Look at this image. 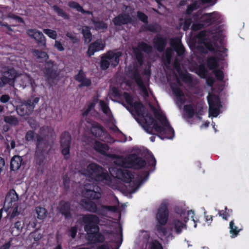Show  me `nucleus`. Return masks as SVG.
<instances>
[{
    "label": "nucleus",
    "mask_w": 249,
    "mask_h": 249,
    "mask_svg": "<svg viewBox=\"0 0 249 249\" xmlns=\"http://www.w3.org/2000/svg\"><path fill=\"white\" fill-rule=\"evenodd\" d=\"M81 220L84 224V229L87 232V239L89 242L95 244L105 241V236L99 232L100 219L98 216L92 214H84Z\"/></svg>",
    "instance_id": "nucleus-1"
},
{
    "label": "nucleus",
    "mask_w": 249,
    "mask_h": 249,
    "mask_svg": "<svg viewBox=\"0 0 249 249\" xmlns=\"http://www.w3.org/2000/svg\"><path fill=\"white\" fill-rule=\"evenodd\" d=\"M146 163L148 166L153 167L154 170L155 169L156 160L152 154L146 158V160L138 157L136 154H132L125 158L119 156L116 161V164L121 167L134 169L144 167Z\"/></svg>",
    "instance_id": "nucleus-2"
},
{
    "label": "nucleus",
    "mask_w": 249,
    "mask_h": 249,
    "mask_svg": "<svg viewBox=\"0 0 249 249\" xmlns=\"http://www.w3.org/2000/svg\"><path fill=\"white\" fill-rule=\"evenodd\" d=\"M82 173L99 184L110 185L112 183L111 178L108 172L96 163H89Z\"/></svg>",
    "instance_id": "nucleus-3"
},
{
    "label": "nucleus",
    "mask_w": 249,
    "mask_h": 249,
    "mask_svg": "<svg viewBox=\"0 0 249 249\" xmlns=\"http://www.w3.org/2000/svg\"><path fill=\"white\" fill-rule=\"evenodd\" d=\"M151 107L155 118L160 122L162 124L161 127H163L164 128L162 131L158 132L161 135V136L158 135V136L161 140H163L164 138L173 139L175 136V131L173 127L170 125L165 115L160 110H158L154 107L151 106Z\"/></svg>",
    "instance_id": "nucleus-4"
},
{
    "label": "nucleus",
    "mask_w": 249,
    "mask_h": 249,
    "mask_svg": "<svg viewBox=\"0 0 249 249\" xmlns=\"http://www.w3.org/2000/svg\"><path fill=\"white\" fill-rule=\"evenodd\" d=\"M169 218V210L165 203H161L160 206L156 215L157 223L156 226L159 233L165 235L167 233V229L164 227Z\"/></svg>",
    "instance_id": "nucleus-5"
},
{
    "label": "nucleus",
    "mask_w": 249,
    "mask_h": 249,
    "mask_svg": "<svg viewBox=\"0 0 249 249\" xmlns=\"http://www.w3.org/2000/svg\"><path fill=\"white\" fill-rule=\"evenodd\" d=\"M42 138L37 135L36 142L35 143V160L36 165L41 166L43 164L46 159L49 150V146L43 142Z\"/></svg>",
    "instance_id": "nucleus-6"
},
{
    "label": "nucleus",
    "mask_w": 249,
    "mask_h": 249,
    "mask_svg": "<svg viewBox=\"0 0 249 249\" xmlns=\"http://www.w3.org/2000/svg\"><path fill=\"white\" fill-rule=\"evenodd\" d=\"M39 101V96H31L27 100L24 101L21 105L17 107V113L20 116L30 115Z\"/></svg>",
    "instance_id": "nucleus-7"
},
{
    "label": "nucleus",
    "mask_w": 249,
    "mask_h": 249,
    "mask_svg": "<svg viewBox=\"0 0 249 249\" xmlns=\"http://www.w3.org/2000/svg\"><path fill=\"white\" fill-rule=\"evenodd\" d=\"M209 104V116L216 117L220 113L222 105L219 96L215 94H209L207 96Z\"/></svg>",
    "instance_id": "nucleus-8"
},
{
    "label": "nucleus",
    "mask_w": 249,
    "mask_h": 249,
    "mask_svg": "<svg viewBox=\"0 0 249 249\" xmlns=\"http://www.w3.org/2000/svg\"><path fill=\"white\" fill-rule=\"evenodd\" d=\"M100 190V187L96 183H86L82 194L90 200H97L101 197V194L99 192Z\"/></svg>",
    "instance_id": "nucleus-9"
},
{
    "label": "nucleus",
    "mask_w": 249,
    "mask_h": 249,
    "mask_svg": "<svg viewBox=\"0 0 249 249\" xmlns=\"http://www.w3.org/2000/svg\"><path fill=\"white\" fill-rule=\"evenodd\" d=\"M71 142V137L68 131L63 132L60 136V143L61 148V153L65 160L70 158V147Z\"/></svg>",
    "instance_id": "nucleus-10"
},
{
    "label": "nucleus",
    "mask_w": 249,
    "mask_h": 249,
    "mask_svg": "<svg viewBox=\"0 0 249 249\" xmlns=\"http://www.w3.org/2000/svg\"><path fill=\"white\" fill-rule=\"evenodd\" d=\"M141 116L144 117L145 121V125L144 127L145 131L148 133L150 134H152L151 125L153 126V128L157 132H160L163 130V127H161V125L153 117L151 113H147L145 115L144 113L143 116Z\"/></svg>",
    "instance_id": "nucleus-11"
},
{
    "label": "nucleus",
    "mask_w": 249,
    "mask_h": 249,
    "mask_svg": "<svg viewBox=\"0 0 249 249\" xmlns=\"http://www.w3.org/2000/svg\"><path fill=\"white\" fill-rule=\"evenodd\" d=\"M153 51L152 47L143 42L141 41L138 43L137 47L133 48V51L136 57V58L139 63L142 64L143 62L144 56L142 53V51L147 53H150Z\"/></svg>",
    "instance_id": "nucleus-12"
},
{
    "label": "nucleus",
    "mask_w": 249,
    "mask_h": 249,
    "mask_svg": "<svg viewBox=\"0 0 249 249\" xmlns=\"http://www.w3.org/2000/svg\"><path fill=\"white\" fill-rule=\"evenodd\" d=\"M42 71L48 80H54L59 75L56 64L51 60L45 62Z\"/></svg>",
    "instance_id": "nucleus-13"
},
{
    "label": "nucleus",
    "mask_w": 249,
    "mask_h": 249,
    "mask_svg": "<svg viewBox=\"0 0 249 249\" xmlns=\"http://www.w3.org/2000/svg\"><path fill=\"white\" fill-rule=\"evenodd\" d=\"M123 97L126 103L131 107L134 108L135 111L138 116H143L145 108L141 101H139L133 102L134 98L133 96L127 92H124Z\"/></svg>",
    "instance_id": "nucleus-14"
},
{
    "label": "nucleus",
    "mask_w": 249,
    "mask_h": 249,
    "mask_svg": "<svg viewBox=\"0 0 249 249\" xmlns=\"http://www.w3.org/2000/svg\"><path fill=\"white\" fill-rule=\"evenodd\" d=\"M200 21L202 22L204 27H207L212 24L218 23L220 20V16L217 12L204 13L199 16Z\"/></svg>",
    "instance_id": "nucleus-15"
},
{
    "label": "nucleus",
    "mask_w": 249,
    "mask_h": 249,
    "mask_svg": "<svg viewBox=\"0 0 249 249\" xmlns=\"http://www.w3.org/2000/svg\"><path fill=\"white\" fill-rule=\"evenodd\" d=\"M17 77V72L14 68L8 69L7 71H3L2 74L0 77V85L1 86L7 84L10 86L14 85Z\"/></svg>",
    "instance_id": "nucleus-16"
},
{
    "label": "nucleus",
    "mask_w": 249,
    "mask_h": 249,
    "mask_svg": "<svg viewBox=\"0 0 249 249\" xmlns=\"http://www.w3.org/2000/svg\"><path fill=\"white\" fill-rule=\"evenodd\" d=\"M184 111L186 118L191 119L196 115L197 118L200 119V116L203 114V107L201 105H197L195 109L193 104H187L184 106Z\"/></svg>",
    "instance_id": "nucleus-17"
},
{
    "label": "nucleus",
    "mask_w": 249,
    "mask_h": 249,
    "mask_svg": "<svg viewBox=\"0 0 249 249\" xmlns=\"http://www.w3.org/2000/svg\"><path fill=\"white\" fill-rule=\"evenodd\" d=\"M39 135L43 140V142L49 146V142L48 139L50 138L54 139L55 137V133L54 130L48 126H43L39 128V133L36 134L35 143L36 142L37 136Z\"/></svg>",
    "instance_id": "nucleus-18"
},
{
    "label": "nucleus",
    "mask_w": 249,
    "mask_h": 249,
    "mask_svg": "<svg viewBox=\"0 0 249 249\" xmlns=\"http://www.w3.org/2000/svg\"><path fill=\"white\" fill-rule=\"evenodd\" d=\"M57 210L60 214L64 216L65 219L68 220L72 217V209L70 201L63 200L60 201Z\"/></svg>",
    "instance_id": "nucleus-19"
},
{
    "label": "nucleus",
    "mask_w": 249,
    "mask_h": 249,
    "mask_svg": "<svg viewBox=\"0 0 249 249\" xmlns=\"http://www.w3.org/2000/svg\"><path fill=\"white\" fill-rule=\"evenodd\" d=\"M81 205L87 211L95 213L99 215L103 214V209L98 207L96 203L90 200H84L81 201Z\"/></svg>",
    "instance_id": "nucleus-20"
},
{
    "label": "nucleus",
    "mask_w": 249,
    "mask_h": 249,
    "mask_svg": "<svg viewBox=\"0 0 249 249\" xmlns=\"http://www.w3.org/2000/svg\"><path fill=\"white\" fill-rule=\"evenodd\" d=\"M153 44L154 48L159 52H163L167 44V38L160 34L156 35L153 38Z\"/></svg>",
    "instance_id": "nucleus-21"
},
{
    "label": "nucleus",
    "mask_w": 249,
    "mask_h": 249,
    "mask_svg": "<svg viewBox=\"0 0 249 249\" xmlns=\"http://www.w3.org/2000/svg\"><path fill=\"white\" fill-rule=\"evenodd\" d=\"M18 195L16 191L13 189H11L6 195L4 206H7L8 209L13 206H18Z\"/></svg>",
    "instance_id": "nucleus-22"
},
{
    "label": "nucleus",
    "mask_w": 249,
    "mask_h": 249,
    "mask_svg": "<svg viewBox=\"0 0 249 249\" xmlns=\"http://www.w3.org/2000/svg\"><path fill=\"white\" fill-rule=\"evenodd\" d=\"M27 33L29 36L34 38L37 41L39 47L46 46L45 37L42 32L36 29H29Z\"/></svg>",
    "instance_id": "nucleus-23"
},
{
    "label": "nucleus",
    "mask_w": 249,
    "mask_h": 249,
    "mask_svg": "<svg viewBox=\"0 0 249 249\" xmlns=\"http://www.w3.org/2000/svg\"><path fill=\"white\" fill-rule=\"evenodd\" d=\"M113 23L116 26H121L132 22V18L128 13L120 14L113 19Z\"/></svg>",
    "instance_id": "nucleus-24"
},
{
    "label": "nucleus",
    "mask_w": 249,
    "mask_h": 249,
    "mask_svg": "<svg viewBox=\"0 0 249 249\" xmlns=\"http://www.w3.org/2000/svg\"><path fill=\"white\" fill-rule=\"evenodd\" d=\"M121 52H114L112 51H108L106 53V56L110 61V64L113 68L118 66L120 62V58L122 56Z\"/></svg>",
    "instance_id": "nucleus-25"
},
{
    "label": "nucleus",
    "mask_w": 249,
    "mask_h": 249,
    "mask_svg": "<svg viewBox=\"0 0 249 249\" xmlns=\"http://www.w3.org/2000/svg\"><path fill=\"white\" fill-rule=\"evenodd\" d=\"M105 47V45L102 43L101 39H97L91 43L88 48V54L89 56L94 55L96 52L103 50Z\"/></svg>",
    "instance_id": "nucleus-26"
},
{
    "label": "nucleus",
    "mask_w": 249,
    "mask_h": 249,
    "mask_svg": "<svg viewBox=\"0 0 249 249\" xmlns=\"http://www.w3.org/2000/svg\"><path fill=\"white\" fill-rule=\"evenodd\" d=\"M170 44L171 46L176 51L178 56H180L183 55L185 52V48L178 38H171Z\"/></svg>",
    "instance_id": "nucleus-27"
},
{
    "label": "nucleus",
    "mask_w": 249,
    "mask_h": 249,
    "mask_svg": "<svg viewBox=\"0 0 249 249\" xmlns=\"http://www.w3.org/2000/svg\"><path fill=\"white\" fill-rule=\"evenodd\" d=\"M131 78L135 81L137 85L138 86L140 89L142 90L143 93L147 95L148 92L146 87L143 83V80L139 74L138 70L136 69L132 71Z\"/></svg>",
    "instance_id": "nucleus-28"
},
{
    "label": "nucleus",
    "mask_w": 249,
    "mask_h": 249,
    "mask_svg": "<svg viewBox=\"0 0 249 249\" xmlns=\"http://www.w3.org/2000/svg\"><path fill=\"white\" fill-rule=\"evenodd\" d=\"M90 131L92 135L97 138L103 137L105 133L107 132L103 126L96 122L92 124Z\"/></svg>",
    "instance_id": "nucleus-29"
},
{
    "label": "nucleus",
    "mask_w": 249,
    "mask_h": 249,
    "mask_svg": "<svg viewBox=\"0 0 249 249\" xmlns=\"http://www.w3.org/2000/svg\"><path fill=\"white\" fill-rule=\"evenodd\" d=\"M23 162L22 157L18 155L13 156L10 161V169L11 171H16L18 170Z\"/></svg>",
    "instance_id": "nucleus-30"
},
{
    "label": "nucleus",
    "mask_w": 249,
    "mask_h": 249,
    "mask_svg": "<svg viewBox=\"0 0 249 249\" xmlns=\"http://www.w3.org/2000/svg\"><path fill=\"white\" fill-rule=\"evenodd\" d=\"M175 67L178 72L179 76L183 82L189 84L193 83V79L190 73L187 71L183 72L180 71L179 65L175 64Z\"/></svg>",
    "instance_id": "nucleus-31"
},
{
    "label": "nucleus",
    "mask_w": 249,
    "mask_h": 249,
    "mask_svg": "<svg viewBox=\"0 0 249 249\" xmlns=\"http://www.w3.org/2000/svg\"><path fill=\"white\" fill-rule=\"evenodd\" d=\"M172 229H174L177 234L182 232V229L186 228V225L178 219H174L171 223Z\"/></svg>",
    "instance_id": "nucleus-32"
},
{
    "label": "nucleus",
    "mask_w": 249,
    "mask_h": 249,
    "mask_svg": "<svg viewBox=\"0 0 249 249\" xmlns=\"http://www.w3.org/2000/svg\"><path fill=\"white\" fill-rule=\"evenodd\" d=\"M93 148L96 152L103 155H106L107 152L109 150V147L107 144L96 141L94 143Z\"/></svg>",
    "instance_id": "nucleus-33"
},
{
    "label": "nucleus",
    "mask_w": 249,
    "mask_h": 249,
    "mask_svg": "<svg viewBox=\"0 0 249 249\" xmlns=\"http://www.w3.org/2000/svg\"><path fill=\"white\" fill-rule=\"evenodd\" d=\"M160 28L159 25L156 23L155 24H145L142 25L140 29V32L149 31L152 33H158L160 32Z\"/></svg>",
    "instance_id": "nucleus-34"
},
{
    "label": "nucleus",
    "mask_w": 249,
    "mask_h": 249,
    "mask_svg": "<svg viewBox=\"0 0 249 249\" xmlns=\"http://www.w3.org/2000/svg\"><path fill=\"white\" fill-rule=\"evenodd\" d=\"M200 13L199 12H197L196 13L193 15V18L196 22L193 23L191 26V30L193 31H197L202 28H205L202 22L200 21Z\"/></svg>",
    "instance_id": "nucleus-35"
},
{
    "label": "nucleus",
    "mask_w": 249,
    "mask_h": 249,
    "mask_svg": "<svg viewBox=\"0 0 249 249\" xmlns=\"http://www.w3.org/2000/svg\"><path fill=\"white\" fill-rule=\"evenodd\" d=\"M99 96L98 95L92 97L91 102L88 104L87 108L82 112V115L83 117L87 116L90 111L94 108L99 102Z\"/></svg>",
    "instance_id": "nucleus-36"
},
{
    "label": "nucleus",
    "mask_w": 249,
    "mask_h": 249,
    "mask_svg": "<svg viewBox=\"0 0 249 249\" xmlns=\"http://www.w3.org/2000/svg\"><path fill=\"white\" fill-rule=\"evenodd\" d=\"M121 179L125 183H130L134 176L132 173L128 170H123L121 172Z\"/></svg>",
    "instance_id": "nucleus-37"
},
{
    "label": "nucleus",
    "mask_w": 249,
    "mask_h": 249,
    "mask_svg": "<svg viewBox=\"0 0 249 249\" xmlns=\"http://www.w3.org/2000/svg\"><path fill=\"white\" fill-rule=\"evenodd\" d=\"M218 59L215 56H211L207 58L206 61L207 66L210 70L213 71L218 67Z\"/></svg>",
    "instance_id": "nucleus-38"
},
{
    "label": "nucleus",
    "mask_w": 249,
    "mask_h": 249,
    "mask_svg": "<svg viewBox=\"0 0 249 249\" xmlns=\"http://www.w3.org/2000/svg\"><path fill=\"white\" fill-rule=\"evenodd\" d=\"M3 121L13 126H16L19 124L18 119L16 116L11 115L4 116Z\"/></svg>",
    "instance_id": "nucleus-39"
},
{
    "label": "nucleus",
    "mask_w": 249,
    "mask_h": 249,
    "mask_svg": "<svg viewBox=\"0 0 249 249\" xmlns=\"http://www.w3.org/2000/svg\"><path fill=\"white\" fill-rule=\"evenodd\" d=\"M172 55V50L170 48H167L162 56V61L165 66H166L170 64Z\"/></svg>",
    "instance_id": "nucleus-40"
},
{
    "label": "nucleus",
    "mask_w": 249,
    "mask_h": 249,
    "mask_svg": "<svg viewBox=\"0 0 249 249\" xmlns=\"http://www.w3.org/2000/svg\"><path fill=\"white\" fill-rule=\"evenodd\" d=\"M82 34L83 35L85 43H89L92 40V34L88 26H84L82 29Z\"/></svg>",
    "instance_id": "nucleus-41"
},
{
    "label": "nucleus",
    "mask_w": 249,
    "mask_h": 249,
    "mask_svg": "<svg viewBox=\"0 0 249 249\" xmlns=\"http://www.w3.org/2000/svg\"><path fill=\"white\" fill-rule=\"evenodd\" d=\"M35 211L37 215V218L40 220L44 219L47 216L48 213V212L45 208L39 206L36 208Z\"/></svg>",
    "instance_id": "nucleus-42"
},
{
    "label": "nucleus",
    "mask_w": 249,
    "mask_h": 249,
    "mask_svg": "<svg viewBox=\"0 0 249 249\" xmlns=\"http://www.w3.org/2000/svg\"><path fill=\"white\" fill-rule=\"evenodd\" d=\"M204 47L201 46L199 47V50L203 53H208V51L213 52L214 51V48L212 42L210 41H205L204 42Z\"/></svg>",
    "instance_id": "nucleus-43"
},
{
    "label": "nucleus",
    "mask_w": 249,
    "mask_h": 249,
    "mask_svg": "<svg viewBox=\"0 0 249 249\" xmlns=\"http://www.w3.org/2000/svg\"><path fill=\"white\" fill-rule=\"evenodd\" d=\"M52 8L53 11L57 14L58 16L63 18L65 19H68L69 18V15L57 5H54L52 7Z\"/></svg>",
    "instance_id": "nucleus-44"
},
{
    "label": "nucleus",
    "mask_w": 249,
    "mask_h": 249,
    "mask_svg": "<svg viewBox=\"0 0 249 249\" xmlns=\"http://www.w3.org/2000/svg\"><path fill=\"white\" fill-rule=\"evenodd\" d=\"M232 213V210L229 209L227 207H225L224 210H219L218 214L219 216L225 220H228V218L230 217Z\"/></svg>",
    "instance_id": "nucleus-45"
},
{
    "label": "nucleus",
    "mask_w": 249,
    "mask_h": 249,
    "mask_svg": "<svg viewBox=\"0 0 249 249\" xmlns=\"http://www.w3.org/2000/svg\"><path fill=\"white\" fill-rule=\"evenodd\" d=\"M196 73L201 78H205L208 73V71L205 66L201 64L196 69Z\"/></svg>",
    "instance_id": "nucleus-46"
},
{
    "label": "nucleus",
    "mask_w": 249,
    "mask_h": 249,
    "mask_svg": "<svg viewBox=\"0 0 249 249\" xmlns=\"http://www.w3.org/2000/svg\"><path fill=\"white\" fill-rule=\"evenodd\" d=\"M109 61L107 58L106 53L102 56L100 63V67L102 70L105 71L109 68L110 65Z\"/></svg>",
    "instance_id": "nucleus-47"
},
{
    "label": "nucleus",
    "mask_w": 249,
    "mask_h": 249,
    "mask_svg": "<svg viewBox=\"0 0 249 249\" xmlns=\"http://www.w3.org/2000/svg\"><path fill=\"white\" fill-rule=\"evenodd\" d=\"M91 21L96 30H104L107 28V24L102 20H96L94 19H91Z\"/></svg>",
    "instance_id": "nucleus-48"
},
{
    "label": "nucleus",
    "mask_w": 249,
    "mask_h": 249,
    "mask_svg": "<svg viewBox=\"0 0 249 249\" xmlns=\"http://www.w3.org/2000/svg\"><path fill=\"white\" fill-rule=\"evenodd\" d=\"M36 134H37L33 130H28L25 134V140L27 142H35Z\"/></svg>",
    "instance_id": "nucleus-49"
},
{
    "label": "nucleus",
    "mask_w": 249,
    "mask_h": 249,
    "mask_svg": "<svg viewBox=\"0 0 249 249\" xmlns=\"http://www.w3.org/2000/svg\"><path fill=\"white\" fill-rule=\"evenodd\" d=\"M173 92L181 103H183L184 100L182 99L184 97V93L183 91L178 87H172Z\"/></svg>",
    "instance_id": "nucleus-50"
},
{
    "label": "nucleus",
    "mask_w": 249,
    "mask_h": 249,
    "mask_svg": "<svg viewBox=\"0 0 249 249\" xmlns=\"http://www.w3.org/2000/svg\"><path fill=\"white\" fill-rule=\"evenodd\" d=\"M229 228L230 229V233L235 236H236L238 234L240 231L241 230L240 229H238L237 227L235 226L233 220L230 221Z\"/></svg>",
    "instance_id": "nucleus-51"
},
{
    "label": "nucleus",
    "mask_w": 249,
    "mask_h": 249,
    "mask_svg": "<svg viewBox=\"0 0 249 249\" xmlns=\"http://www.w3.org/2000/svg\"><path fill=\"white\" fill-rule=\"evenodd\" d=\"M99 106L103 111V112L107 115L110 111L109 107L107 103L103 100H99Z\"/></svg>",
    "instance_id": "nucleus-52"
},
{
    "label": "nucleus",
    "mask_w": 249,
    "mask_h": 249,
    "mask_svg": "<svg viewBox=\"0 0 249 249\" xmlns=\"http://www.w3.org/2000/svg\"><path fill=\"white\" fill-rule=\"evenodd\" d=\"M137 16L138 19L145 24L148 23V17L142 11H138L137 12Z\"/></svg>",
    "instance_id": "nucleus-53"
},
{
    "label": "nucleus",
    "mask_w": 249,
    "mask_h": 249,
    "mask_svg": "<svg viewBox=\"0 0 249 249\" xmlns=\"http://www.w3.org/2000/svg\"><path fill=\"white\" fill-rule=\"evenodd\" d=\"M63 183L64 190L68 191L70 187L71 180L68 175H65L63 176Z\"/></svg>",
    "instance_id": "nucleus-54"
},
{
    "label": "nucleus",
    "mask_w": 249,
    "mask_h": 249,
    "mask_svg": "<svg viewBox=\"0 0 249 249\" xmlns=\"http://www.w3.org/2000/svg\"><path fill=\"white\" fill-rule=\"evenodd\" d=\"M213 73L218 81H222L224 79V74L222 71L217 68L213 71Z\"/></svg>",
    "instance_id": "nucleus-55"
},
{
    "label": "nucleus",
    "mask_w": 249,
    "mask_h": 249,
    "mask_svg": "<svg viewBox=\"0 0 249 249\" xmlns=\"http://www.w3.org/2000/svg\"><path fill=\"white\" fill-rule=\"evenodd\" d=\"M198 8V5L196 1H195L187 6L186 10L187 15H190L195 10Z\"/></svg>",
    "instance_id": "nucleus-56"
},
{
    "label": "nucleus",
    "mask_w": 249,
    "mask_h": 249,
    "mask_svg": "<svg viewBox=\"0 0 249 249\" xmlns=\"http://www.w3.org/2000/svg\"><path fill=\"white\" fill-rule=\"evenodd\" d=\"M68 6L72 9H75L77 11L80 12L82 6L80 4L74 1H70L68 4Z\"/></svg>",
    "instance_id": "nucleus-57"
},
{
    "label": "nucleus",
    "mask_w": 249,
    "mask_h": 249,
    "mask_svg": "<svg viewBox=\"0 0 249 249\" xmlns=\"http://www.w3.org/2000/svg\"><path fill=\"white\" fill-rule=\"evenodd\" d=\"M34 54L38 58H43L45 59L48 58L47 53L43 51L35 50L34 51Z\"/></svg>",
    "instance_id": "nucleus-58"
},
{
    "label": "nucleus",
    "mask_w": 249,
    "mask_h": 249,
    "mask_svg": "<svg viewBox=\"0 0 249 249\" xmlns=\"http://www.w3.org/2000/svg\"><path fill=\"white\" fill-rule=\"evenodd\" d=\"M44 33L50 38L55 39L57 37L56 32L54 30L50 29H46L43 30Z\"/></svg>",
    "instance_id": "nucleus-59"
},
{
    "label": "nucleus",
    "mask_w": 249,
    "mask_h": 249,
    "mask_svg": "<svg viewBox=\"0 0 249 249\" xmlns=\"http://www.w3.org/2000/svg\"><path fill=\"white\" fill-rule=\"evenodd\" d=\"M86 77V74L81 69L79 71L78 73L74 76V79L78 82H82L83 79Z\"/></svg>",
    "instance_id": "nucleus-60"
},
{
    "label": "nucleus",
    "mask_w": 249,
    "mask_h": 249,
    "mask_svg": "<svg viewBox=\"0 0 249 249\" xmlns=\"http://www.w3.org/2000/svg\"><path fill=\"white\" fill-rule=\"evenodd\" d=\"M192 23V19L191 18H186L184 21L182 29L184 31H187Z\"/></svg>",
    "instance_id": "nucleus-61"
},
{
    "label": "nucleus",
    "mask_w": 249,
    "mask_h": 249,
    "mask_svg": "<svg viewBox=\"0 0 249 249\" xmlns=\"http://www.w3.org/2000/svg\"><path fill=\"white\" fill-rule=\"evenodd\" d=\"M78 231V227L76 225L71 227L69 230V235L72 239L75 238Z\"/></svg>",
    "instance_id": "nucleus-62"
},
{
    "label": "nucleus",
    "mask_w": 249,
    "mask_h": 249,
    "mask_svg": "<svg viewBox=\"0 0 249 249\" xmlns=\"http://www.w3.org/2000/svg\"><path fill=\"white\" fill-rule=\"evenodd\" d=\"M66 36L71 41V42L75 44L79 42V39L73 34L67 32Z\"/></svg>",
    "instance_id": "nucleus-63"
},
{
    "label": "nucleus",
    "mask_w": 249,
    "mask_h": 249,
    "mask_svg": "<svg viewBox=\"0 0 249 249\" xmlns=\"http://www.w3.org/2000/svg\"><path fill=\"white\" fill-rule=\"evenodd\" d=\"M150 249H163L161 244L158 240H154L150 244Z\"/></svg>",
    "instance_id": "nucleus-64"
}]
</instances>
